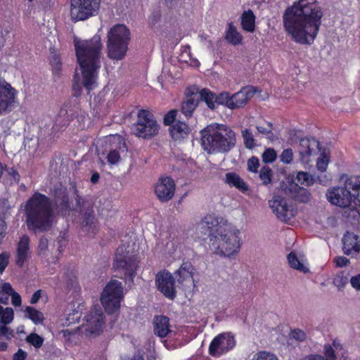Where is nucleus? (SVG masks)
I'll return each mask as SVG.
<instances>
[{
    "label": "nucleus",
    "instance_id": "5fc2aeb1",
    "mask_svg": "<svg viewBox=\"0 0 360 360\" xmlns=\"http://www.w3.org/2000/svg\"><path fill=\"white\" fill-rule=\"evenodd\" d=\"M259 177L264 184H269L271 181V169L269 167H264L260 171Z\"/></svg>",
    "mask_w": 360,
    "mask_h": 360
},
{
    "label": "nucleus",
    "instance_id": "a18cd8bd",
    "mask_svg": "<svg viewBox=\"0 0 360 360\" xmlns=\"http://www.w3.org/2000/svg\"><path fill=\"white\" fill-rule=\"evenodd\" d=\"M26 341L36 349L40 348L44 343V338L37 333H30L26 338Z\"/></svg>",
    "mask_w": 360,
    "mask_h": 360
},
{
    "label": "nucleus",
    "instance_id": "774afa93",
    "mask_svg": "<svg viewBox=\"0 0 360 360\" xmlns=\"http://www.w3.org/2000/svg\"><path fill=\"white\" fill-rule=\"evenodd\" d=\"M27 353L22 349H19L18 352L13 355V360H25Z\"/></svg>",
    "mask_w": 360,
    "mask_h": 360
},
{
    "label": "nucleus",
    "instance_id": "b1692460",
    "mask_svg": "<svg viewBox=\"0 0 360 360\" xmlns=\"http://www.w3.org/2000/svg\"><path fill=\"white\" fill-rule=\"evenodd\" d=\"M30 238L27 236H22L17 246L15 262L18 266H22L30 256Z\"/></svg>",
    "mask_w": 360,
    "mask_h": 360
},
{
    "label": "nucleus",
    "instance_id": "0e129e2a",
    "mask_svg": "<svg viewBox=\"0 0 360 360\" xmlns=\"http://www.w3.org/2000/svg\"><path fill=\"white\" fill-rule=\"evenodd\" d=\"M349 282L351 286L354 290L356 291H360V273L352 276L349 279Z\"/></svg>",
    "mask_w": 360,
    "mask_h": 360
},
{
    "label": "nucleus",
    "instance_id": "412c9836",
    "mask_svg": "<svg viewBox=\"0 0 360 360\" xmlns=\"http://www.w3.org/2000/svg\"><path fill=\"white\" fill-rule=\"evenodd\" d=\"M343 252L354 257H360V238L356 234L347 233L342 239Z\"/></svg>",
    "mask_w": 360,
    "mask_h": 360
},
{
    "label": "nucleus",
    "instance_id": "13d9d810",
    "mask_svg": "<svg viewBox=\"0 0 360 360\" xmlns=\"http://www.w3.org/2000/svg\"><path fill=\"white\" fill-rule=\"evenodd\" d=\"M10 255L7 252L0 254V273L2 274L8 266Z\"/></svg>",
    "mask_w": 360,
    "mask_h": 360
},
{
    "label": "nucleus",
    "instance_id": "9b49d317",
    "mask_svg": "<svg viewBox=\"0 0 360 360\" xmlns=\"http://www.w3.org/2000/svg\"><path fill=\"white\" fill-rule=\"evenodd\" d=\"M104 314L100 307L94 308L86 316L85 323L79 326L82 336L86 338L100 335L104 328Z\"/></svg>",
    "mask_w": 360,
    "mask_h": 360
},
{
    "label": "nucleus",
    "instance_id": "c85d7f7f",
    "mask_svg": "<svg viewBox=\"0 0 360 360\" xmlns=\"http://www.w3.org/2000/svg\"><path fill=\"white\" fill-rule=\"evenodd\" d=\"M155 333L160 338L166 337L170 332L169 319L163 316H158L154 319Z\"/></svg>",
    "mask_w": 360,
    "mask_h": 360
},
{
    "label": "nucleus",
    "instance_id": "c03bdc74",
    "mask_svg": "<svg viewBox=\"0 0 360 360\" xmlns=\"http://www.w3.org/2000/svg\"><path fill=\"white\" fill-rule=\"evenodd\" d=\"M296 179L301 185L306 186H311L314 183V177L305 172H299L297 174Z\"/></svg>",
    "mask_w": 360,
    "mask_h": 360
},
{
    "label": "nucleus",
    "instance_id": "3c124183",
    "mask_svg": "<svg viewBox=\"0 0 360 360\" xmlns=\"http://www.w3.org/2000/svg\"><path fill=\"white\" fill-rule=\"evenodd\" d=\"M178 114V111L176 110H171L168 111L164 116L163 123L166 126H172L176 121V118Z\"/></svg>",
    "mask_w": 360,
    "mask_h": 360
},
{
    "label": "nucleus",
    "instance_id": "aec40b11",
    "mask_svg": "<svg viewBox=\"0 0 360 360\" xmlns=\"http://www.w3.org/2000/svg\"><path fill=\"white\" fill-rule=\"evenodd\" d=\"M347 185L353 191V207H360V176L349 177ZM347 216L354 224H360V212L356 208L349 210Z\"/></svg>",
    "mask_w": 360,
    "mask_h": 360
},
{
    "label": "nucleus",
    "instance_id": "69168bd1",
    "mask_svg": "<svg viewBox=\"0 0 360 360\" xmlns=\"http://www.w3.org/2000/svg\"><path fill=\"white\" fill-rule=\"evenodd\" d=\"M8 324H3L0 326L1 334L5 336L7 339H11L13 337V331L10 328L7 327Z\"/></svg>",
    "mask_w": 360,
    "mask_h": 360
},
{
    "label": "nucleus",
    "instance_id": "f8f14e48",
    "mask_svg": "<svg viewBox=\"0 0 360 360\" xmlns=\"http://www.w3.org/2000/svg\"><path fill=\"white\" fill-rule=\"evenodd\" d=\"M348 182L349 178H347L344 186L328 189L326 198L331 204L341 207H353V191L348 187Z\"/></svg>",
    "mask_w": 360,
    "mask_h": 360
},
{
    "label": "nucleus",
    "instance_id": "4d7b16f0",
    "mask_svg": "<svg viewBox=\"0 0 360 360\" xmlns=\"http://www.w3.org/2000/svg\"><path fill=\"white\" fill-rule=\"evenodd\" d=\"M247 165H248V169L250 172L256 173L257 172V169H258V167L259 165V160H258V158H257L255 157H252L248 160Z\"/></svg>",
    "mask_w": 360,
    "mask_h": 360
},
{
    "label": "nucleus",
    "instance_id": "dca6fc26",
    "mask_svg": "<svg viewBox=\"0 0 360 360\" xmlns=\"http://www.w3.org/2000/svg\"><path fill=\"white\" fill-rule=\"evenodd\" d=\"M319 145V142L314 138L300 139L297 148L300 162L304 165L313 162L321 152Z\"/></svg>",
    "mask_w": 360,
    "mask_h": 360
},
{
    "label": "nucleus",
    "instance_id": "a878e982",
    "mask_svg": "<svg viewBox=\"0 0 360 360\" xmlns=\"http://www.w3.org/2000/svg\"><path fill=\"white\" fill-rule=\"evenodd\" d=\"M191 131L188 124L181 121H176L169 127V134L175 141L181 142L186 139Z\"/></svg>",
    "mask_w": 360,
    "mask_h": 360
},
{
    "label": "nucleus",
    "instance_id": "6e6d98bb",
    "mask_svg": "<svg viewBox=\"0 0 360 360\" xmlns=\"http://www.w3.org/2000/svg\"><path fill=\"white\" fill-rule=\"evenodd\" d=\"M257 129L259 133L267 135L271 133L272 125L269 122H264L257 126Z\"/></svg>",
    "mask_w": 360,
    "mask_h": 360
},
{
    "label": "nucleus",
    "instance_id": "5701e85b",
    "mask_svg": "<svg viewBox=\"0 0 360 360\" xmlns=\"http://www.w3.org/2000/svg\"><path fill=\"white\" fill-rule=\"evenodd\" d=\"M289 186L288 188L285 184L281 185V191H283L286 196L295 198L302 202H307L310 200L311 194L307 190L298 187L297 184L292 183H289Z\"/></svg>",
    "mask_w": 360,
    "mask_h": 360
},
{
    "label": "nucleus",
    "instance_id": "864d4df0",
    "mask_svg": "<svg viewBox=\"0 0 360 360\" xmlns=\"http://www.w3.org/2000/svg\"><path fill=\"white\" fill-rule=\"evenodd\" d=\"M242 134L245 146L248 148H253L255 146V141L252 134L248 129H244L242 131Z\"/></svg>",
    "mask_w": 360,
    "mask_h": 360
},
{
    "label": "nucleus",
    "instance_id": "a19ab883",
    "mask_svg": "<svg viewBox=\"0 0 360 360\" xmlns=\"http://www.w3.org/2000/svg\"><path fill=\"white\" fill-rule=\"evenodd\" d=\"M330 160L328 151L323 150L321 152L320 156L317 159L316 167L320 172H325L328 167Z\"/></svg>",
    "mask_w": 360,
    "mask_h": 360
},
{
    "label": "nucleus",
    "instance_id": "79ce46f5",
    "mask_svg": "<svg viewBox=\"0 0 360 360\" xmlns=\"http://www.w3.org/2000/svg\"><path fill=\"white\" fill-rule=\"evenodd\" d=\"M231 104H232V95H230L229 93L224 91L217 96V107L222 105L229 109H233V106Z\"/></svg>",
    "mask_w": 360,
    "mask_h": 360
},
{
    "label": "nucleus",
    "instance_id": "473e14b6",
    "mask_svg": "<svg viewBox=\"0 0 360 360\" xmlns=\"http://www.w3.org/2000/svg\"><path fill=\"white\" fill-rule=\"evenodd\" d=\"M325 356L319 354H311L300 360H335L334 349L330 345H326L323 348Z\"/></svg>",
    "mask_w": 360,
    "mask_h": 360
},
{
    "label": "nucleus",
    "instance_id": "c9c22d12",
    "mask_svg": "<svg viewBox=\"0 0 360 360\" xmlns=\"http://www.w3.org/2000/svg\"><path fill=\"white\" fill-rule=\"evenodd\" d=\"M63 338L65 340L74 344H77L81 340L86 338L82 337V333L79 330V327L76 330L64 329L61 330Z\"/></svg>",
    "mask_w": 360,
    "mask_h": 360
},
{
    "label": "nucleus",
    "instance_id": "6e6552de",
    "mask_svg": "<svg viewBox=\"0 0 360 360\" xmlns=\"http://www.w3.org/2000/svg\"><path fill=\"white\" fill-rule=\"evenodd\" d=\"M124 297V289L121 282L110 281L104 288L101 295V302L108 314L119 311Z\"/></svg>",
    "mask_w": 360,
    "mask_h": 360
},
{
    "label": "nucleus",
    "instance_id": "37998d69",
    "mask_svg": "<svg viewBox=\"0 0 360 360\" xmlns=\"http://www.w3.org/2000/svg\"><path fill=\"white\" fill-rule=\"evenodd\" d=\"M181 249V244L178 238H173L165 244V252L169 255H174Z\"/></svg>",
    "mask_w": 360,
    "mask_h": 360
},
{
    "label": "nucleus",
    "instance_id": "de8ad7c7",
    "mask_svg": "<svg viewBox=\"0 0 360 360\" xmlns=\"http://www.w3.org/2000/svg\"><path fill=\"white\" fill-rule=\"evenodd\" d=\"M80 318V313L78 311L74 310L72 313L67 314V317L60 319V323L63 326H69L72 323L77 322Z\"/></svg>",
    "mask_w": 360,
    "mask_h": 360
},
{
    "label": "nucleus",
    "instance_id": "f257e3e1",
    "mask_svg": "<svg viewBox=\"0 0 360 360\" xmlns=\"http://www.w3.org/2000/svg\"><path fill=\"white\" fill-rule=\"evenodd\" d=\"M323 13L316 0H297L283 16L287 35L300 44H311L316 37Z\"/></svg>",
    "mask_w": 360,
    "mask_h": 360
},
{
    "label": "nucleus",
    "instance_id": "4468645a",
    "mask_svg": "<svg viewBox=\"0 0 360 360\" xmlns=\"http://www.w3.org/2000/svg\"><path fill=\"white\" fill-rule=\"evenodd\" d=\"M236 344L233 335L229 332L217 335L210 342L209 353L214 357H219L232 350Z\"/></svg>",
    "mask_w": 360,
    "mask_h": 360
},
{
    "label": "nucleus",
    "instance_id": "9d476101",
    "mask_svg": "<svg viewBox=\"0 0 360 360\" xmlns=\"http://www.w3.org/2000/svg\"><path fill=\"white\" fill-rule=\"evenodd\" d=\"M101 1V0H70L71 20L77 22L96 15L100 9Z\"/></svg>",
    "mask_w": 360,
    "mask_h": 360
},
{
    "label": "nucleus",
    "instance_id": "f704fd0d",
    "mask_svg": "<svg viewBox=\"0 0 360 360\" xmlns=\"http://www.w3.org/2000/svg\"><path fill=\"white\" fill-rule=\"evenodd\" d=\"M198 94L200 96V99L203 100L210 108L214 109L217 108V96L215 94L207 89H202Z\"/></svg>",
    "mask_w": 360,
    "mask_h": 360
},
{
    "label": "nucleus",
    "instance_id": "ea45409f",
    "mask_svg": "<svg viewBox=\"0 0 360 360\" xmlns=\"http://www.w3.org/2000/svg\"><path fill=\"white\" fill-rule=\"evenodd\" d=\"M13 290V288L9 283L2 282L0 284V303L8 304L9 297Z\"/></svg>",
    "mask_w": 360,
    "mask_h": 360
},
{
    "label": "nucleus",
    "instance_id": "e433bc0d",
    "mask_svg": "<svg viewBox=\"0 0 360 360\" xmlns=\"http://www.w3.org/2000/svg\"><path fill=\"white\" fill-rule=\"evenodd\" d=\"M24 312L25 316L30 319L35 324L41 323L44 321V318L42 312L32 307H26Z\"/></svg>",
    "mask_w": 360,
    "mask_h": 360
},
{
    "label": "nucleus",
    "instance_id": "680f3d73",
    "mask_svg": "<svg viewBox=\"0 0 360 360\" xmlns=\"http://www.w3.org/2000/svg\"><path fill=\"white\" fill-rule=\"evenodd\" d=\"M51 65L53 70L56 72H59L61 68L60 58L58 55H53L51 59Z\"/></svg>",
    "mask_w": 360,
    "mask_h": 360
},
{
    "label": "nucleus",
    "instance_id": "e2e57ef3",
    "mask_svg": "<svg viewBox=\"0 0 360 360\" xmlns=\"http://www.w3.org/2000/svg\"><path fill=\"white\" fill-rule=\"evenodd\" d=\"M11 304L15 307H19L22 305V298L20 294L15 290L11 295Z\"/></svg>",
    "mask_w": 360,
    "mask_h": 360
},
{
    "label": "nucleus",
    "instance_id": "ddd939ff",
    "mask_svg": "<svg viewBox=\"0 0 360 360\" xmlns=\"http://www.w3.org/2000/svg\"><path fill=\"white\" fill-rule=\"evenodd\" d=\"M281 188L273 199L269 202V207L276 217L283 221H288L296 214V210L286 200V195L282 196Z\"/></svg>",
    "mask_w": 360,
    "mask_h": 360
},
{
    "label": "nucleus",
    "instance_id": "393cba45",
    "mask_svg": "<svg viewBox=\"0 0 360 360\" xmlns=\"http://www.w3.org/2000/svg\"><path fill=\"white\" fill-rule=\"evenodd\" d=\"M255 89L252 86H246L243 88L238 92L232 95L233 109L240 108L245 105L248 101L254 96Z\"/></svg>",
    "mask_w": 360,
    "mask_h": 360
},
{
    "label": "nucleus",
    "instance_id": "7ed1b4c3",
    "mask_svg": "<svg viewBox=\"0 0 360 360\" xmlns=\"http://www.w3.org/2000/svg\"><path fill=\"white\" fill-rule=\"evenodd\" d=\"M74 46L82 75L74 84V90L83 85L89 91L97 85L98 70L101 64V37L96 34L89 40L75 38Z\"/></svg>",
    "mask_w": 360,
    "mask_h": 360
},
{
    "label": "nucleus",
    "instance_id": "0eeeda50",
    "mask_svg": "<svg viewBox=\"0 0 360 360\" xmlns=\"http://www.w3.org/2000/svg\"><path fill=\"white\" fill-rule=\"evenodd\" d=\"M139 247L135 243L122 244L117 250L114 266L122 271L125 276L133 278L138 268L137 252Z\"/></svg>",
    "mask_w": 360,
    "mask_h": 360
},
{
    "label": "nucleus",
    "instance_id": "c756f323",
    "mask_svg": "<svg viewBox=\"0 0 360 360\" xmlns=\"http://www.w3.org/2000/svg\"><path fill=\"white\" fill-rule=\"evenodd\" d=\"M225 182L230 186L236 187L243 192L248 189V186L245 182L235 172L226 173L225 175Z\"/></svg>",
    "mask_w": 360,
    "mask_h": 360
},
{
    "label": "nucleus",
    "instance_id": "bb28decb",
    "mask_svg": "<svg viewBox=\"0 0 360 360\" xmlns=\"http://www.w3.org/2000/svg\"><path fill=\"white\" fill-rule=\"evenodd\" d=\"M288 261L292 269L304 274L309 272L307 260L303 255L292 252L288 256Z\"/></svg>",
    "mask_w": 360,
    "mask_h": 360
},
{
    "label": "nucleus",
    "instance_id": "a211bd4d",
    "mask_svg": "<svg viewBox=\"0 0 360 360\" xmlns=\"http://www.w3.org/2000/svg\"><path fill=\"white\" fill-rule=\"evenodd\" d=\"M174 282L172 274L167 271H162L155 276V284L158 290L169 300H174L176 297Z\"/></svg>",
    "mask_w": 360,
    "mask_h": 360
},
{
    "label": "nucleus",
    "instance_id": "8fccbe9b",
    "mask_svg": "<svg viewBox=\"0 0 360 360\" xmlns=\"http://www.w3.org/2000/svg\"><path fill=\"white\" fill-rule=\"evenodd\" d=\"M276 152L271 148L266 149L262 154V160L265 163H271L276 160Z\"/></svg>",
    "mask_w": 360,
    "mask_h": 360
},
{
    "label": "nucleus",
    "instance_id": "423d86ee",
    "mask_svg": "<svg viewBox=\"0 0 360 360\" xmlns=\"http://www.w3.org/2000/svg\"><path fill=\"white\" fill-rule=\"evenodd\" d=\"M107 55L112 60H122L128 50L130 31L122 24L115 25L108 32Z\"/></svg>",
    "mask_w": 360,
    "mask_h": 360
},
{
    "label": "nucleus",
    "instance_id": "bf43d9fd",
    "mask_svg": "<svg viewBox=\"0 0 360 360\" xmlns=\"http://www.w3.org/2000/svg\"><path fill=\"white\" fill-rule=\"evenodd\" d=\"M333 262L337 267H345L349 264V260L343 256L335 257L333 259Z\"/></svg>",
    "mask_w": 360,
    "mask_h": 360
},
{
    "label": "nucleus",
    "instance_id": "f03ea898",
    "mask_svg": "<svg viewBox=\"0 0 360 360\" xmlns=\"http://www.w3.org/2000/svg\"><path fill=\"white\" fill-rule=\"evenodd\" d=\"M207 226L209 234V248L217 255L231 257L236 255L242 245L240 231L222 217L208 214L205 216L198 227Z\"/></svg>",
    "mask_w": 360,
    "mask_h": 360
},
{
    "label": "nucleus",
    "instance_id": "58836bf2",
    "mask_svg": "<svg viewBox=\"0 0 360 360\" xmlns=\"http://www.w3.org/2000/svg\"><path fill=\"white\" fill-rule=\"evenodd\" d=\"M14 311L11 307L0 305V326L10 324L14 319Z\"/></svg>",
    "mask_w": 360,
    "mask_h": 360
},
{
    "label": "nucleus",
    "instance_id": "603ef678",
    "mask_svg": "<svg viewBox=\"0 0 360 360\" xmlns=\"http://www.w3.org/2000/svg\"><path fill=\"white\" fill-rule=\"evenodd\" d=\"M293 151L290 148H287L283 150L280 155V160L284 164H290L293 160Z\"/></svg>",
    "mask_w": 360,
    "mask_h": 360
},
{
    "label": "nucleus",
    "instance_id": "4c0bfd02",
    "mask_svg": "<svg viewBox=\"0 0 360 360\" xmlns=\"http://www.w3.org/2000/svg\"><path fill=\"white\" fill-rule=\"evenodd\" d=\"M349 281V273L342 271L335 275L333 283L339 290H342L346 287Z\"/></svg>",
    "mask_w": 360,
    "mask_h": 360
},
{
    "label": "nucleus",
    "instance_id": "f3484780",
    "mask_svg": "<svg viewBox=\"0 0 360 360\" xmlns=\"http://www.w3.org/2000/svg\"><path fill=\"white\" fill-rule=\"evenodd\" d=\"M18 91L4 79H0V115L9 110L16 102Z\"/></svg>",
    "mask_w": 360,
    "mask_h": 360
},
{
    "label": "nucleus",
    "instance_id": "4be33fe9",
    "mask_svg": "<svg viewBox=\"0 0 360 360\" xmlns=\"http://www.w3.org/2000/svg\"><path fill=\"white\" fill-rule=\"evenodd\" d=\"M194 273L195 269L193 265L190 262H184L176 271L178 282L185 287H193Z\"/></svg>",
    "mask_w": 360,
    "mask_h": 360
},
{
    "label": "nucleus",
    "instance_id": "338daca9",
    "mask_svg": "<svg viewBox=\"0 0 360 360\" xmlns=\"http://www.w3.org/2000/svg\"><path fill=\"white\" fill-rule=\"evenodd\" d=\"M45 292L41 290H37L32 296L30 299V303L34 304H36L41 297H43V295H44Z\"/></svg>",
    "mask_w": 360,
    "mask_h": 360
},
{
    "label": "nucleus",
    "instance_id": "20e7f679",
    "mask_svg": "<svg viewBox=\"0 0 360 360\" xmlns=\"http://www.w3.org/2000/svg\"><path fill=\"white\" fill-rule=\"evenodd\" d=\"M25 213L28 228L46 231L56 221L49 199L44 195L35 193L25 203Z\"/></svg>",
    "mask_w": 360,
    "mask_h": 360
},
{
    "label": "nucleus",
    "instance_id": "39448f33",
    "mask_svg": "<svg viewBox=\"0 0 360 360\" xmlns=\"http://www.w3.org/2000/svg\"><path fill=\"white\" fill-rule=\"evenodd\" d=\"M201 143L209 153L226 152L234 146L236 135L226 125L214 123L201 131Z\"/></svg>",
    "mask_w": 360,
    "mask_h": 360
},
{
    "label": "nucleus",
    "instance_id": "1a4fd4ad",
    "mask_svg": "<svg viewBox=\"0 0 360 360\" xmlns=\"http://www.w3.org/2000/svg\"><path fill=\"white\" fill-rule=\"evenodd\" d=\"M132 130L136 136L148 139L158 134L160 125L150 112L141 110L138 113L137 122Z\"/></svg>",
    "mask_w": 360,
    "mask_h": 360
},
{
    "label": "nucleus",
    "instance_id": "72a5a7b5",
    "mask_svg": "<svg viewBox=\"0 0 360 360\" xmlns=\"http://www.w3.org/2000/svg\"><path fill=\"white\" fill-rule=\"evenodd\" d=\"M179 60L181 63H186L192 67H198L200 65L199 61L192 56L191 47L188 45L181 47Z\"/></svg>",
    "mask_w": 360,
    "mask_h": 360
},
{
    "label": "nucleus",
    "instance_id": "2f4dec72",
    "mask_svg": "<svg viewBox=\"0 0 360 360\" xmlns=\"http://www.w3.org/2000/svg\"><path fill=\"white\" fill-rule=\"evenodd\" d=\"M241 25L245 31L253 32L255 29V16L250 10L245 11L241 15Z\"/></svg>",
    "mask_w": 360,
    "mask_h": 360
},
{
    "label": "nucleus",
    "instance_id": "2eb2a0df",
    "mask_svg": "<svg viewBox=\"0 0 360 360\" xmlns=\"http://www.w3.org/2000/svg\"><path fill=\"white\" fill-rule=\"evenodd\" d=\"M105 143L110 148L107 162L110 165H117L127 151L123 138L117 134L110 135L106 137Z\"/></svg>",
    "mask_w": 360,
    "mask_h": 360
},
{
    "label": "nucleus",
    "instance_id": "49530a36",
    "mask_svg": "<svg viewBox=\"0 0 360 360\" xmlns=\"http://www.w3.org/2000/svg\"><path fill=\"white\" fill-rule=\"evenodd\" d=\"M251 360H279V359L274 353L261 351L255 353Z\"/></svg>",
    "mask_w": 360,
    "mask_h": 360
},
{
    "label": "nucleus",
    "instance_id": "6ab92c4d",
    "mask_svg": "<svg viewBox=\"0 0 360 360\" xmlns=\"http://www.w3.org/2000/svg\"><path fill=\"white\" fill-rule=\"evenodd\" d=\"M176 186L169 176H161L154 184V193L161 202H167L174 195Z\"/></svg>",
    "mask_w": 360,
    "mask_h": 360
},
{
    "label": "nucleus",
    "instance_id": "7c9ffc66",
    "mask_svg": "<svg viewBox=\"0 0 360 360\" xmlns=\"http://www.w3.org/2000/svg\"><path fill=\"white\" fill-rule=\"evenodd\" d=\"M225 39L233 46L242 44L243 37L233 23H229L227 26Z\"/></svg>",
    "mask_w": 360,
    "mask_h": 360
},
{
    "label": "nucleus",
    "instance_id": "cd10ccee",
    "mask_svg": "<svg viewBox=\"0 0 360 360\" xmlns=\"http://www.w3.org/2000/svg\"><path fill=\"white\" fill-rule=\"evenodd\" d=\"M200 96L198 92H192L186 95L181 105V112L185 116L191 117L198 105Z\"/></svg>",
    "mask_w": 360,
    "mask_h": 360
},
{
    "label": "nucleus",
    "instance_id": "052dcab7",
    "mask_svg": "<svg viewBox=\"0 0 360 360\" xmlns=\"http://www.w3.org/2000/svg\"><path fill=\"white\" fill-rule=\"evenodd\" d=\"M58 209L59 212H60L63 215L65 216L67 214V212L69 210L70 206L68 204V199L66 196H63L61 202L58 206Z\"/></svg>",
    "mask_w": 360,
    "mask_h": 360
},
{
    "label": "nucleus",
    "instance_id": "09e8293b",
    "mask_svg": "<svg viewBox=\"0 0 360 360\" xmlns=\"http://www.w3.org/2000/svg\"><path fill=\"white\" fill-rule=\"evenodd\" d=\"M289 338L297 342H304L307 339V334L304 330L295 328L290 330Z\"/></svg>",
    "mask_w": 360,
    "mask_h": 360
}]
</instances>
